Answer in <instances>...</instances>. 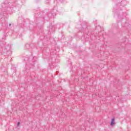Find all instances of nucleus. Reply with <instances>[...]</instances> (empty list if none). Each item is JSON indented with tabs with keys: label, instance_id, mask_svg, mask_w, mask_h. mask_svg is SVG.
Wrapping results in <instances>:
<instances>
[{
	"label": "nucleus",
	"instance_id": "obj_4",
	"mask_svg": "<svg viewBox=\"0 0 131 131\" xmlns=\"http://www.w3.org/2000/svg\"><path fill=\"white\" fill-rule=\"evenodd\" d=\"M42 16H43V13H39L38 16H36L37 18H42Z\"/></svg>",
	"mask_w": 131,
	"mask_h": 131
},
{
	"label": "nucleus",
	"instance_id": "obj_7",
	"mask_svg": "<svg viewBox=\"0 0 131 131\" xmlns=\"http://www.w3.org/2000/svg\"><path fill=\"white\" fill-rule=\"evenodd\" d=\"M20 122H17V126H19V125H20Z\"/></svg>",
	"mask_w": 131,
	"mask_h": 131
},
{
	"label": "nucleus",
	"instance_id": "obj_12",
	"mask_svg": "<svg viewBox=\"0 0 131 131\" xmlns=\"http://www.w3.org/2000/svg\"><path fill=\"white\" fill-rule=\"evenodd\" d=\"M56 73L58 74V72H56Z\"/></svg>",
	"mask_w": 131,
	"mask_h": 131
},
{
	"label": "nucleus",
	"instance_id": "obj_6",
	"mask_svg": "<svg viewBox=\"0 0 131 131\" xmlns=\"http://www.w3.org/2000/svg\"><path fill=\"white\" fill-rule=\"evenodd\" d=\"M26 48H29L30 47V45H29V44H27L26 45Z\"/></svg>",
	"mask_w": 131,
	"mask_h": 131
},
{
	"label": "nucleus",
	"instance_id": "obj_5",
	"mask_svg": "<svg viewBox=\"0 0 131 131\" xmlns=\"http://www.w3.org/2000/svg\"><path fill=\"white\" fill-rule=\"evenodd\" d=\"M49 28L50 29H49L50 31H53V26H50Z\"/></svg>",
	"mask_w": 131,
	"mask_h": 131
},
{
	"label": "nucleus",
	"instance_id": "obj_3",
	"mask_svg": "<svg viewBox=\"0 0 131 131\" xmlns=\"http://www.w3.org/2000/svg\"><path fill=\"white\" fill-rule=\"evenodd\" d=\"M122 26L123 27H129V26H130V22L122 24Z\"/></svg>",
	"mask_w": 131,
	"mask_h": 131
},
{
	"label": "nucleus",
	"instance_id": "obj_13",
	"mask_svg": "<svg viewBox=\"0 0 131 131\" xmlns=\"http://www.w3.org/2000/svg\"><path fill=\"white\" fill-rule=\"evenodd\" d=\"M26 59H25V61H26Z\"/></svg>",
	"mask_w": 131,
	"mask_h": 131
},
{
	"label": "nucleus",
	"instance_id": "obj_2",
	"mask_svg": "<svg viewBox=\"0 0 131 131\" xmlns=\"http://www.w3.org/2000/svg\"><path fill=\"white\" fill-rule=\"evenodd\" d=\"M115 118H113L111 121L110 125L111 126H113L115 124Z\"/></svg>",
	"mask_w": 131,
	"mask_h": 131
},
{
	"label": "nucleus",
	"instance_id": "obj_1",
	"mask_svg": "<svg viewBox=\"0 0 131 131\" xmlns=\"http://www.w3.org/2000/svg\"><path fill=\"white\" fill-rule=\"evenodd\" d=\"M33 57H29L28 60V62H29L30 64H31L32 66H34V59H32Z\"/></svg>",
	"mask_w": 131,
	"mask_h": 131
},
{
	"label": "nucleus",
	"instance_id": "obj_10",
	"mask_svg": "<svg viewBox=\"0 0 131 131\" xmlns=\"http://www.w3.org/2000/svg\"><path fill=\"white\" fill-rule=\"evenodd\" d=\"M50 15H51V13H49V14H48V17H49V16Z\"/></svg>",
	"mask_w": 131,
	"mask_h": 131
},
{
	"label": "nucleus",
	"instance_id": "obj_8",
	"mask_svg": "<svg viewBox=\"0 0 131 131\" xmlns=\"http://www.w3.org/2000/svg\"><path fill=\"white\" fill-rule=\"evenodd\" d=\"M51 15H52V16H53V17H54V16H55V14L52 13V14H51Z\"/></svg>",
	"mask_w": 131,
	"mask_h": 131
},
{
	"label": "nucleus",
	"instance_id": "obj_11",
	"mask_svg": "<svg viewBox=\"0 0 131 131\" xmlns=\"http://www.w3.org/2000/svg\"><path fill=\"white\" fill-rule=\"evenodd\" d=\"M11 24H9V26H11Z\"/></svg>",
	"mask_w": 131,
	"mask_h": 131
},
{
	"label": "nucleus",
	"instance_id": "obj_9",
	"mask_svg": "<svg viewBox=\"0 0 131 131\" xmlns=\"http://www.w3.org/2000/svg\"><path fill=\"white\" fill-rule=\"evenodd\" d=\"M129 28H131V22H130V26H129Z\"/></svg>",
	"mask_w": 131,
	"mask_h": 131
}]
</instances>
